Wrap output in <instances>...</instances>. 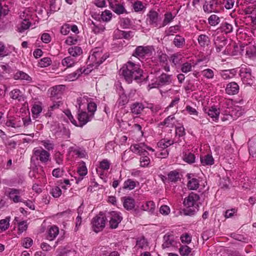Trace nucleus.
Listing matches in <instances>:
<instances>
[{"mask_svg":"<svg viewBox=\"0 0 256 256\" xmlns=\"http://www.w3.org/2000/svg\"><path fill=\"white\" fill-rule=\"evenodd\" d=\"M187 186L188 188L190 190H196L200 186L199 180L196 178H192L188 180Z\"/></svg>","mask_w":256,"mask_h":256,"instance_id":"72a5a7b5","label":"nucleus"},{"mask_svg":"<svg viewBox=\"0 0 256 256\" xmlns=\"http://www.w3.org/2000/svg\"><path fill=\"white\" fill-rule=\"evenodd\" d=\"M209 24L212 26L217 25L220 22V18L216 14L211 15L208 18Z\"/></svg>","mask_w":256,"mask_h":256,"instance_id":"09e8293b","label":"nucleus"},{"mask_svg":"<svg viewBox=\"0 0 256 256\" xmlns=\"http://www.w3.org/2000/svg\"><path fill=\"white\" fill-rule=\"evenodd\" d=\"M70 148L72 151L79 158H83L86 156V152L84 150L80 148H74L73 147Z\"/></svg>","mask_w":256,"mask_h":256,"instance_id":"c03bdc74","label":"nucleus"},{"mask_svg":"<svg viewBox=\"0 0 256 256\" xmlns=\"http://www.w3.org/2000/svg\"><path fill=\"white\" fill-rule=\"evenodd\" d=\"M106 217L110 218L109 224L112 228H116L122 219L120 214L115 211L108 212Z\"/></svg>","mask_w":256,"mask_h":256,"instance_id":"6e6552de","label":"nucleus"},{"mask_svg":"<svg viewBox=\"0 0 256 256\" xmlns=\"http://www.w3.org/2000/svg\"><path fill=\"white\" fill-rule=\"evenodd\" d=\"M202 76L208 79H212L214 77V72L210 68H206L202 72Z\"/></svg>","mask_w":256,"mask_h":256,"instance_id":"3c124183","label":"nucleus"},{"mask_svg":"<svg viewBox=\"0 0 256 256\" xmlns=\"http://www.w3.org/2000/svg\"><path fill=\"white\" fill-rule=\"evenodd\" d=\"M175 117L174 115H170L159 124V126H166L167 127L172 128L174 124Z\"/></svg>","mask_w":256,"mask_h":256,"instance_id":"cd10ccee","label":"nucleus"},{"mask_svg":"<svg viewBox=\"0 0 256 256\" xmlns=\"http://www.w3.org/2000/svg\"><path fill=\"white\" fill-rule=\"evenodd\" d=\"M239 90V86L235 82H232L227 84L226 88V94L230 95L236 94Z\"/></svg>","mask_w":256,"mask_h":256,"instance_id":"6ab92c4d","label":"nucleus"},{"mask_svg":"<svg viewBox=\"0 0 256 256\" xmlns=\"http://www.w3.org/2000/svg\"><path fill=\"white\" fill-rule=\"evenodd\" d=\"M226 38L222 36H218L214 38V45L217 52H220L226 44Z\"/></svg>","mask_w":256,"mask_h":256,"instance_id":"f3484780","label":"nucleus"},{"mask_svg":"<svg viewBox=\"0 0 256 256\" xmlns=\"http://www.w3.org/2000/svg\"><path fill=\"white\" fill-rule=\"evenodd\" d=\"M76 60L70 56H68L64 58L62 61V64L63 66L66 68H71L76 64Z\"/></svg>","mask_w":256,"mask_h":256,"instance_id":"c756f323","label":"nucleus"},{"mask_svg":"<svg viewBox=\"0 0 256 256\" xmlns=\"http://www.w3.org/2000/svg\"><path fill=\"white\" fill-rule=\"evenodd\" d=\"M68 52L72 56L76 57L80 56L82 53V50L80 47L74 46L70 48L68 50Z\"/></svg>","mask_w":256,"mask_h":256,"instance_id":"7c9ffc66","label":"nucleus"},{"mask_svg":"<svg viewBox=\"0 0 256 256\" xmlns=\"http://www.w3.org/2000/svg\"><path fill=\"white\" fill-rule=\"evenodd\" d=\"M199 198L200 196L198 194L192 192L184 200V204L186 208L184 210V212L186 215H194L198 210V206L196 202Z\"/></svg>","mask_w":256,"mask_h":256,"instance_id":"7ed1b4c3","label":"nucleus"},{"mask_svg":"<svg viewBox=\"0 0 256 256\" xmlns=\"http://www.w3.org/2000/svg\"><path fill=\"white\" fill-rule=\"evenodd\" d=\"M130 149L132 152L138 154L140 156L148 154V153L146 151V149L152 152L154 151L152 148L146 146L144 143L132 144L131 146Z\"/></svg>","mask_w":256,"mask_h":256,"instance_id":"9b49d317","label":"nucleus"},{"mask_svg":"<svg viewBox=\"0 0 256 256\" xmlns=\"http://www.w3.org/2000/svg\"><path fill=\"white\" fill-rule=\"evenodd\" d=\"M51 63L52 60L50 58L48 57L42 58L38 62L39 65L42 68L49 66Z\"/></svg>","mask_w":256,"mask_h":256,"instance_id":"4d7b16f0","label":"nucleus"},{"mask_svg":"<svg viewBox=\"0 0 256 256\" xmlns=\"http://www.w3.org/2000/svg\"><path fill=\"white\" fill-rule=\"evenodd\" d=\"M92 24L94 25L93 31L96 34H98L104 32L105 27L101 24H96L94 22H92Z\"/></svg>","mask_w":256,"mask_h":256,"instance_id":"5fc2aeb1","label":"nucleus"},{"mask_svg":"<svg viewBox=\"0 0 256 256\" xmlns=\"http://www.w3.org/2000/svg\"><path fill=\"white\" fill-rule=\"evenodd\" d=\"M198 40L199 44L202 47L208 46L210 42V38L206 34L200 35Z\"/></svg>","mask_w":256,"mask_h":256,"instance_id":"2f4dec72","label":"nucleus"},{"mask_svg":"<svg viewBox=\"0 0 256 256\" xmlns=\"http://www.w3.org/2000/svg\"><path fill=\"white\" fill-rule=\"evenodd\" d=\"M22 193V190L14 188H9L8 196L10 199L14 203L22 202V199L20 198V194Z\"/></svg>","mask_w":256,"mask_h":256,"instance_id":"4468645a","label":"nucleus"},{"mask_svg":"<svg viewBox=\"0 0 256 256\" xmlns=\"http://www.w3.org/2000/svg\"><path fill=\"white\" fill-rule=\"evenodd\" d=\"M220 28L221 31L228 34L232 32L233 26L228 22H223L221 24Z\"/></svg>","mask_w":256,"mask_h":256,"instance_id":"e433bc0d","label":"nucleus"},{"mask_svg":"<svg viewBox=\"0 0 256 256\" xmlns=\"http://www.w3.org/2000/svg\"><path fill=\"white\" fill-rule=\"evenodd\" d=\"M175 16H173L171 12H167L164 14V18L162 22H161L162 28L164 27L170 23L174 18Z\"/></svg>","mask_w":256,"mask_h":256,"instance_id":"bb28decb","label":"nucleus"},{"mask_svg":"<svg viewBox=\"0 0 256 256\" xmlns=\"http://www.w3.org/2000/svg\"><path fill=\"white\" fill-rule=\"evenodd\" d=\"M180 30V26L179 25H175L170 26L168 30H165L164 34L166 36H173Z\"/></svg>","mask_w":256,"mask_h":256,"instance_id":"4c0bfd02","label":"nucleus"},{"mask_svg":"<svg viewBox=\"0 0 256 256\" xmlns=\"http://www.w3.org/2000/svg\"><path fill=\"white\" fill-rule=\"evenodd\" d=\"M147 241L144 238H140L136 240V246L140 248H144L147 246Z\"/></svg>","mask_w":256,"mask_h":256,"instance_id":"680f3d73","label":"nucleus"},{"mask_svg":"<svg viewBox=\"0 0 256 256\" xmlns=\"http://www.w3.org/2000/svg\"><path fill=\"white\" fill-rule=\"evenodd\" d=\"M224 0H210L209 2H206L203 6L204 12L208 14L218 12H219L218 8L223 4Z\"/></svg>","mask_w":256,"mask_h":256,"instance_id":"423d86ee","label":"nucleus"},{"mask_svg":"<svg viewBox=\"0 0 256 256\" xmlns=\"http://www.w3.org/2000/svg\"><path fill=\"white\" fill-rule=\"evenodd\" d=\"M196 157L194 155L190 152H185L184 154L183 160L184 162L188 164H192L195 162Z\"/></svg>","mask_w":256,"mask_h":256,"instance_id":"ea45409f","label":"nucleus"},{"mask_svg":"<svg viewBox=\"0 0 256 256\" xmlns=\"http://www.w3.org/2000/svg\"><path fill=\"white\" fill-rule=\"evenodd\" d=\"M236 73V69L222 70L220 72V75L225 80L232 78Z\"/></svg>","mask_w":256,"mask_h":256,"instance_id":"412c9836","label":"nucleus"},{"mask_svg":"<svg viewBox=\"0 0 256 256\" xmlns=\"http://www.w3.org/2000/svg\"><path fill=\"white\" fill-rule=\"evenodd\" d=\"M124 207L128 210H132L135 206V200L130 197L122 198Z\"/></svg>","mask_w":256,"mask_h":256,"instance_id":"aec40b11","label":"nucleus"},{"mask_svg":"<svg viewBox=\"0 0 256 256\" xmlns=\"http://www.w3.org/2000/svg\"><path fill=\"white\" fill-rule=\"evenodd\" d=\"M136 186V182L131 180L128 179L124 182L123 188L124 189H128L129 190H133Z\"/></svg>","mask_w":256,"mask_h":256,"instance_id":"37998d69","label":"nucleus"},{"mask_svg":"<svg viewBox=\"0 0 256 256\" xmlns=\"http://www.w3.org/2000/svg\"><path fill=\"white\" fill-rule=\"evenodd\" d=\"M120 72L128 84L131 83L133 80H145L142 75V70L138 65L132 62H128L124 64L120 70Z\"/></svg>","mask_w":256,"mask_h":256,"instance_id":"f257e3e1","label":"nucleus"},{"mask_svg":"<svg viewBox=\"0 0 256 256\" xmlns=\"http://www.w3.org/2000/svg\"><path fill=\"white\" fill-rule=\"evenodd\" d=\"M9 220L3 219L0 220V230H6L9 226Z\"/></svg>","mask_w":256,"mask_h":256,"instance_id":"e2e57ef3","label":"nucleus"},{"mask_svg":"<svg viewBox=\"0 0 256 256\" xmlns=\"http://www.w3.org/2000/svg\"><path fill=\"white\" fill-rule=\"evenodd\" d=\"M140 166L146 167L148 166L150 163V159L148 156L144 155L140 158Z\"/></svg>","mask_w":256,"mask_h":256,"instance_id":"864d4df0","label":"nucleus"},{"mask_svg":"<svg viewBox=\"0 0 256 256\" xmlns=\"http://www.w3.org/2000/svg\"><path fill=\"white\" fill-rule=\"evenodd\" d=\"M204 111L206 114L212 118L213 121L217 122L218 120L220 112L214 106L205 108H204Z\"/></svg>","mask_w":256,"mask_h":256,"instance_id":"dca6fc26","label":"nucleus"},{"mask_svg":"<svg viewBox=\"0 0 256 256\" xmlns=\"http://www.w3.org/2000/svg\"><path fill=\"white\" fill-rule=\"evenodd\" d=\"M192 251V248L186 245L182 246L179 248V252L182 256H188Z\"/></svg>","mask_w":256,"mask_h":256,"instance_id":"79ce46f5","label":"nucleus"},{"mask_svg":"<svg viewBox=\"0 0 256 256\" xmlns=\"http://www.w3.org/2000/svg\"><path fill=\"white\" fill-rule=\"evenodd\" d=\"M144 108V104L141 102H136L130 106L131 112L134 114H140Z\"/></svg>","mask_w":256,"mask_h":256,"instance_id":"4be33fe9","label":"nucleus"},{"mask_svg":"<svg viewBox=\"0 0 256 256\" xmlns=\"http://www.w3.org/2000/svg\"><path fill=\"white\" fill-rule=\"evenodd\" d=\"M112 15V13L110 10H106L102 13L100 18L103 21L107 22L111 20Z\"/></svg>","mask_w":256,"mask_h":256,"instance_id":"8fccbe9b","label":"nucleus"},{"mask_svg":"<svg viewBox=\"0 0 256 256\" xmlns=\"http://www.w3.org/2000/svg\"><path fill=\"white\" fill-rule=\"evenodd\" d=\"M87 108L90 115L94 117L95 112L96 110L97 106L94 102H90L87 104Z\"/></svg>","mask_w":256,"mask_h":256,"instance_id":"603ef678","label":"nucleus"},{"mask_svg":"<svg viewBox=\"0 0 256 256\" xmlns=\"http://www.w3.org/2000/svg\"><path fill=\"white\" fill-rule=\"evenodd\" d=\"M164 242L162 245L163 248H167L172 245L174 242L173 236L170 235H164Z\"/></svg>","mask_w":256,"mask_h":256,"instance_id":"c9c22d12","label":"nucleus"},{"mask_svg":"<svg viewBox=\"0 0 256 256\" xmlns=\"http://www.w3.org/2000/svg\"><path fill=\"white\" fill-rule=\"evenodd\" d=\"M33 156L31 157L30 162L39 160L42 164H46L50 160V154L47 150L42 148H35L32 151Z\"/></svg>","mask_w":256,"mask_h":256,"instance_id":"20e7f679","label":"nucleus"},{"mask_svg":"<svg viewBox=\"0 0 256 256\" xmlns=\"http://www.w3.org/2000/svg\"><path fill=\"white\" fill-rule=\"evenodd\" d=\"M151 53V49L149 46H138L135 49L132 56L141 60L144 59L146 56L150 55Z\"/></svg>","mask_w":256,"mask_h":256,"instance_id":"9d476101","label":"nucleus"},{"mask_svg":"<svg viewBox=\"0 0 256 256\" xmlns=\"http://www.w3.org/2000/svg\"><path fill=\"white\" fill-rule=\"evenodd\" d=\"M132 22L128 18H122L120 19V24L124 28H129Z\"/></svg>","mask_w":256,"mask_h":256,"instance_id":"a18cd8bd","label":"nucleus"},{"mask_svg":"<svg viewBox=\"0 0 256 256\" xmlns=\"http://www.w3.org/2000/svg\"><path fill=\"white\" fill-rule=\"evenodd\" d=\"M132 8L136 12H140L146 9L143 3L141 1L136 0L132 4Z\"/></svg>","mask_w":256,"mask_h":256,"instance_id":"a19ab883","label":"nucleus"},{"mask_svg":"<svg viewBox=\"0 0 256 256\" xmlns=\"http://www.w3.org/2000/svg\"><path fill=\"white\" fill-rule=\"evenodd\" d=\"M180 179V174L176 170L170 171L168 174V180L170 182H176Z\"/></svg>","mask_w":256,"mask_h":256,"instance_id":"473e14b6","label":"nucleus"},{"mask_svg":"<svg viewBox=\"0 0 256 256\" xmlns=\"http://www.w3.org/2000/svg\"><path fill=\"white\" fill-rule=\"evenodd\" d=\"M50 194L54 198H59L62 194V190L58 186H54L51 191Z\"/></svg>","mask_w":256,"mask_h":256,"instance_id":"13d9d810","label":"nucleus"},{"mask_svg":"<svg viewBox=\"0 0 256 256\" xmlns=\"http://www.w3.org/2000/svg\"><path fill=\"white\" fill-rule=\"evenodd\" d=\"M30 22L27 19H24L21 22V25L18 28L19 32H22L28 29L30 26Z\"/></svg>","mask_w":256,"mask_h":256,"instance_id":"de8ad7c7","label":"nucleus"},{"mask_svg":"<svg viewBox=\"0 0 256 256\" xmlns=\"http://www.w3.org/2000/svg\"><path fill=\"white\" fill-rule=\"evenodd\" d=\"M15 80H26L28 82L32 81V78L27 74L22 72L18 71L14 75Z\"/></svg>","mask_w":256,"mask_h":256,"instance_id":"c85d7f7f","label":"nucleus"},{"mask_svg":"<svg viewBox=\"0 0 256 256\" xmlns=\"http://www.w3.org/2000/svg\"><path fill=\"white\" fill-rule=\"evenodd\" d=\"M10 53V52L7 49H6L4 44L2 42H0V57L4 58L9 55Z\"/></svg>","mask_w":256,"mask_h":256,"instance_id":"6e6d98bb","label":"nucleus"},{"mask_svg":"<svg viewBox=\"0 0 256 256\" xmlns=\"http://www.w3.org/2000/svg\"><path fill=\"white\" fill-rule=\"evenodd\" d=\"M240 76L244 84L251 85L254 82V77L252 76L250 70L245 69L240 71Z\"/></svg>","mask_w":256,"mask_h":256,"instance_id":"2eb2a0df","label":"nucleus"},{"mask_svg":"<svg viewBox=\"0 0 256 256\" xmlns=\"http://www.w3.org/2000/svg\"><path fill=\"white\" fill-rule=\"evenodd\" d=\"M78 172L79 175L82 176L87 174L88 170L84 162H82V165L78 168Z\"/></svg>","mask_w":256,"mask_h":256,"instance_id":"69168bd1","label":"nucleus"},{"mask_svg":"<svg viewBox=\"0 0 256 256\" xmlns=\"http://www.w3.org/2000/svg\"><path fill=\"white\" fill-rule=\"evenodd\" d=\"M42 144L48 150H52L54 148V144L50 140H42Z\"/></svg>","mask_w":256,"mask_h":256,"instance_id":"bf43d9fd","label":"nucleus"},{"mask_svg":"<svg viewBox=\"0 0 256 256\" xmlns=\"http://www.w3.org/2000/svg\"><path fill=\"white\" fill-rule=\"evenodd\" d=\"M33 244L32 240L30 238H24L22 242V246L26 248L30 247Z\"/></svg>","mask_w":256,"mask_h":256,"instance_id":"774afa93","label":"nucleus"},{"mask_svg":"<svg viewBox=\"0 0 256 256\" xmlns=\"http://www.w3.org/2000/svg\"><path fill=\"white\" fill-rule=\"evenodd\" d=\"M108 56L107 54H103L102 49L101 48H95L91 50L90 55L88 56L89 65L96 68Z\"/></svg>","mask_w":256,"mask_h":256,"instance_id":"f03ea898","label":"nucleus"},{"mask_svg":"<svg viewBox=\"0 0 256 256\" xmlns=\"http://www.w3.org/2000/svg\"><path fill=\"white\" fill-rule=\"evenodd\" d=\"M162 17L156 10H150L146 14V22L153 28H161Z\"/></svg>","mask_w":256,"mask_h":256,"instance_id":"39448f33","label":"nucleus"},{"mask_svg":"<svg viewBox=\"0 0 256 256\" xmlns=\"http://www.w3.org/2000/svg\"><path fill=\"white\" fill-rule=\"evenodd\" d=\"M110 6L113 12L118 15L128 13L124 8V4L119 3L117 0H110Z\"/></svg>","mask_w":256,"mask_h":256,"instance_id":"f8f14e48","label":"nucleus"},{"mask_svg":"<svg viewBox=\"0 0 256 256\" xmlns=\"http://www.w3.org/2000/svg\"><path fill=\"white\" fill-rule=\"evenodd\" d=\"M106 220V218L104 216H96L94 217L92 220L94 230L96 232L102 230L105 226Z\"/></svg>","mask_w":256,"mask_h":256,"instance_id":"ddd939ff","label":"nucleus"},{"mask_svg":"<svg viewBox=\"0 0 256 256\" xmlns=\"http://www.w3.org/2000/svg\"><path fill=\"white\" fill-rule=\"evenodd\" d=\"M172 82V76L164 72L162 73L157 78L155 83L152 84L151 88L168 85Z\"/></svg>","mask_w":256,"mask_h":256,"instance_id":"1a4fd4ad","label":"nucleus"},{"mask_svg":"<svg viewBox=\"0 0 256 256\" xmlns=\"http://www.w3.org/2000/svg\"><path fill=\"white\" fill-rule=\"evenodd\" d=\"M192 64L186 62L182 64L181 67V70L184 73H187L192 70Z\"/></svg>","mask_w":256,"mask_h":256,"instance_id":"0e129e2a","label":"nucleus"},{"mask_svg":"<svg viewBox=\"0 0 256 256\" xmlns=\"http://www.w3.org/2000/svg\"><path fill=\"white\" fill-rule=\"evenodd\" d=\"M81 104H79V109L78 112V122L77 124L75 125L76 126L82 127L86 124L88 122H90L93 117L92 115H90L88 114L86 112L81 110Z\"/></svg>","mask_w":256,"mask_h":256,"instance_id":"0eeeda50","label":"nucleus"},{"mask_svg":"<svg viewBox=\"0 0 256 256\" xmlns=\"http://www.w3.org/2000/svg\"><path fill=\"white\" fill-rule=\"evenodd\" d=\"M144 208L145 210L153 211L155 208V204L152 201H149L146 202Z\"/></svg>","mask_w":256,"mask_h":256,"instance_id":"338daca9","label":"nucleus"},{"mask_svg":"<svg viewBox=\"0 0 256 256\" xmlns=\"http://www.w3.org/2000/svg\"><path fill=\"white\" fill-rule=\"evenodd\" d=\"M42 111V107L39 104H34L32 108V112L34 116L38 118Z\"/></svg>","mask_w":256,"mask_h":256,"instance_id":"49530a36","label":"nucleus"},{"mask_svg":"<svg viewBox=\"0 0 256 256\" xmlns=\"http://www.w3.org/2000/svg\"><path fill=\"white\" fill-rule=\"evenodd\" d=\"M65 86L58 85L51 88L50 95L53 97H58L61 95L64 90Z\"/></svg>","mask_w":256,"mask_h":256,"instance_id":"b1692460","label":"nucleus"},{"mask_svg":"<svg viewBox=\"0 0 256 256\" xmlns=\"http://www.w3.org/2000/svg\"><path fill=\"white\" fill-rule=\"evenodd\" d=\"M201 164L203 166H210L214 164V159L210 154H206L200 157Z\"/></svg>","mask_w":256,"mask_h":256,"instance_id":"a878e982","label":"nucleus"},{"mask_svg":"<svg viewBox=\"0 0 256 256\" xmlns=\"http://www.w3.org/2000/svg\"><path fill=\"white\" fill-rule=\"evenodd\" d=\"M246 55L250 58L256 57V46L252 45L246 48Z\"/></svg>","mask_w":256,"mask_h":256,"instance_id":"58836bf2","label":"nucleus"},{"mask_svg":"<svg viewBox=\"0 0 256 256\" xmlns=\"http://www.w3.org/2000/svg\"><path fill=\"white\" fill-rule=\"evenodd\" d=\"M59 232L58 228L55 226H52L48 230V238L50 240H53L58 234Z\"/></svg>","mask_w":256,"mask_h":256,"instance_id":"f704fd0d","label":"nucleus"},{"mask_svg":"<svg viewBox=\"0 0 256 256\" xmlns=\"http://www.w3.org/2000/svg\"><path fill=\"white\" fill-rule=\"evenodd\" d=\"M118 95L119 98L117 100V103L118 105V106H123L126 104L128 103L129 100L128 97L125 94L124 90L122 87H121L119 90Z\"/></svg>","mask_w":256,"mask_h":256,"instance_id":"a211bd4d","label":"nucleus"},{"mask_svg":"<svg viewBox=\"0 0 256 256\" xmlns=\"http://www.w3.org/2000/svg\"><path fill=\"white\" fill-rule=\"evenodd\" d=\"M10 96L13 100H17L18 102L24 101V97L22 92L18 89H14L10 94Z\"/></svg>","mask_w":256,"mask_h":256,"instance_id":"5701e85b","label":"nucleus"},{"mask_svg":"<svg viewBox=\"0 0 256 256\" xmlns=\"http://www.w3.org/2000/svg\"><path fill=\"white\" fill-rule=\"evenodd\" d=\"M110 162L106 160H103L100 163V168L102 170H108L110 168Z\"/></svg>","mask_w":256,"mask_h":256,"instance_id":"052dcab7","label":"nucleus"},{"mask_svg":"<svg viewBox=\"0 0 256 256\" xmlns=\"http://www.w3.org/2000/svg\"><path fill=\"white\" fill-rule=\"evenodd\" d=\"M185 38L182 36L177 34L173 40V44L178 48H182L185 45Z\"/></svg>","mask_w":256,"mask_h":256,"instance_id":"393cba45","label":"nucleus"}]
</instances>
